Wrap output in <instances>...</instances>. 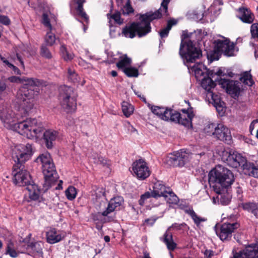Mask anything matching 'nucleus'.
Segmentation results:
<instances>
[{
    "instance_id": "obj_1",
    "label": "nucleus",
    "mask_w": 258,
    "mask_h": 258,
    "mask_svg": "<svg viewBox=\"0 0 258 258\" xmlns=\"http://www.w3.org/2000/svg\"><path fill=\"white\" fill-rule=\"evenodd\" d=\"M196 35L195 31L192 32H188L186 30L183 31L179 53L189 72L194 73L195 77L200 80L204 77H207L208 72L210 71L207 70L202 62L190 65V63L195 62L202 56V50L195 45L196 41L194 37Z\"/></svg>"
},
{
    "instance_id": "obj_2",
    "label": "nucleus",
    "mask_w": 258,
    "mask_h": 258,
    "mask_svg": "<svg viewBox=\"0 0 258 258\" xmlns=\"http://www.w3.org/2000/svg\"><path fill=\"white\" fill-rule=\"evenodd\" d=\"M234 180L232 172L221 165L216 166L208 174L210 186L217 194L216 198L219 204L227 205L230 202V196L227 193V188Z\"/></svg>"
},
{
    "instance_id": "obj_3",
    "label": "nucleus",
    "mask_w": 258,
    "mask_h": 258,
    "mask_svg": "<svg viewBox=\"0 0 258 258\" xmlns=\"http://www.w3.org/2000/svg\"><path fill=\"white\" fill-rule=\"evenodd\" d=\"M170 0H163L161 8L155 12H148L140 16V22H133L126 25L122 29V34L126 38H133L136 35L139 37L146 36L151 31V22L155 19L160 18L162 16V11L167 15L168 5Z\"/></svg>"
},
{
    "instance_id": "obj_4",
    "label": "nucleus",
    "mask_w": 258,
    "mask_h": 258,
    "mask_svg": "<svg viewBox=\"0 0 258 258\" xmlns=\"http://www.w3.org/2000/svg\"><path fill=\"white\" fill-rule=\"evenodd\" d=\"M8 80L12 83H23V86L17 92L16 99L20 107L28 113L33 107L32 99L38 94L39 87L42 85V82L37 79L21 78L17 76L10 77Z\"/></svg>"
},
{
    "instance_id": "obj_5",
    "label": "nucleus",
    "mask_w": 258,
    "mask_h": 258,
    "mask_svg": "<svg viewBox=\"0 0 258 258\" xmlns=\"http://www.w3.org/2000/svg\"><path fill=\"white\" fill-rule=\"evenodd\" d=\"M221 159L229 166L235 168L241 167L244 174L258 178V166L247 162L246 158L237 152L224 150Z\"/></svg>"
},
{
    "instance_id": "obj_6",
    "label": "nucleus",
    "mask_w": 258,
    "mask_h": 258,
    "mask_svg": "<svg viewBox=\"0 0 258 258\" xmlns=\"http://www.w3.org/2000/svg\"><path fill=\"white\" fill-rule=\"evenodd\" d=\"M11 130L32 139L39 138L42 135L44 127L42 123L37 119L30 118L23 120H17Z\"/></svg>"
},
{
    "instance_id": "obj_7",
    "label": "nucleus",
    "mask_w": 258,
    "mask_h": 258,
    "mask_svg": "<svg viewBox=\"0 0 258 258\" xmlns=\"http://www.w3.org/2000/svg\"><path fill=\"white\" fill-rule=\"evenodd\" d=\"M59 99L65 111L71 112L76 108V96L73 89L66 85L59 89Z\"/></svg>"
},
{
    "instance_id": "obj_8",
    "label": "nucleus",
    "mask_w": 258,
    "mask_h": 258,
    "mask_svg": "<svg viewBox=\"0 0 258 258\" xmlns=\"http://www.w3.org/2000/svg\"><path fill=\"white\" fill-rule=\"evenodd\" d=\"M33 154L32 144L28 143L26 145L20 144L16 146L13 153V158L15 162V165H23L25 162L29 160Z\"/></svg>"
},
{
    "instance_id": "obj_9",
    "label": "nucleus",
    "mask_w": 258,
    "mask_h": 258,
    "mask_svg": "<svg viewBox=\"0 0 258 258\" xmlns=\"http://www.w3.org/2000/svg\"><path fill=\"white\" fill-rule=\"evenodd\" d=\"M239 226L235 216H230L227 220L221 225L220 230H216V232L222 241L229 240L232 237V233L235 229L238 228Z\"/></svg>"
},
{
    "instance_id": "obj_10",
    "label": "nucleus",
    "mask_w": 258,
    "mask_h": 258,
    "mask_svg": "<svg viewBox=\"0 0 258 258\" xmlns=\"http://www.w3.org/2000/svg\"><path fill=\"white\" fill-rule=\"evenodd\" d=\"M183 114H180L177 111L169 109V113L165 121H171L178 123L188 128L192 127V119L194 114L192 111H187L186 109H182Z\"/></svg>"
},
{
    "instance_id": "obj_11",
    "label": "nucleus",
    "mask_w": 258,
    "mask_h": 258,
    "mask_svg": "<svg viewBox=\"0 0 258 258\" xmlns=\"http://www.w3.org/2000/svg\"><path fill=\"white\" fill-rule=\"evenodd\" d=\"M188 228V226L184 222L181 224L176 223H173L168 228L163 237H160V240L166 244L167 249L169 251H173L176 248L177 244L173 241L172 234L170 232V230L173 229L177 231L184 232Z\"/></svg>"
},
{
    "instance_id": "obj_12",
    "label": "nucleus",
    "mask_w": 258,
    "mask_h": 258,
    "mask_svg": "<svg viewBox=\"0 0 258 258\" xmlns=\"http://www.w3.org/2000/svg\"><path fill=\"white\" fill-rule=\"evenodd\" d=\"M24 167V165L15 164L13 166V181L15 184L20 186H27L33 183L29 173Z\"/></svg>"
},
{
    "instance_id": "obj_13",
    "label": "nucleus",
    "mask_w": 258,
    "mask_h": 258,
    "mask_svg": "<svg viewBox=\"0 0 258 258\" xmlns=\"http://www.w3.org/2000/svg\"><path fill=\"white\" fill-rule=\"evenodd\" d=\"M45 181L43 183V188L45 191L54 186L56 182L58 176L55 169L53 162L43 165L42 167Z\"/></svg>"
},
{
    "instance_id": "obj_14",
    "label": "nucleus",
    "mask_w": 258,
    "mask_h": 258,
    "mask_svg": "<svg viewBox=\"0 0 258 258\" xmlns=\"http://www.w3.org/2000/svg\"><path fill=\"white\" fill-rule=\"evenodd\" d=\"M214 44L219 51H221V53L227 56H234L238 51L234 43L224 37H222L221 39L214 40Z\"/></svg>"
},
{
    "instance_id": "obj_15",
    "label": "nucleus",
    "mask_w": 258,
    "mask_h": 258,
    "mask_svg": "<svg viewBox=\"0 0 258 258\" xmlns=\"http://www.w3.org/2000/svg\"><path fill=\"white\" fill-rule=\"evenodd\" d=\"M192 155L188 151L181 149L171 154L168 162L173 166L183 167L189 161Z\"/></svg>"
},
{
    "instance_id": "obj_16",
    "label": "nucleus",
    "mask_w": 258,
    "mask_h": 258,
    "mask_svg": "<svg viewBox=\"0 0 258 258\" xmlns=\"http://www.w3.org/2000/svg\"><path fill=\"white\" fill-rule=\"evenodd\" d=\"M218 84L233 98H235L239 95L241 91V83L239 81L223 78L218 80Z\"/></svg>"
},
{
    "instance_id": "obj_17",
    "label": "nucleus",
    "mask_w": 258,
    "mask_h": 258,
    "mask_svg": "<svg viewBox=\"0 0 258 258\" xmlns=\"http://www.w3.org/2000/svg\"><path fill=\"white\" fill-rule=\"evenodd\" d=\"M133 174L140 180H144L150 175V171L147 163L143 159L135 161L132 165Z\"/></svg>"
},
{
    "instance_id": "obj_18",
    "label": "nucleus",
    "mask_w": 258,
    "mask_h": 258,
    "mask_svg": "<svg viewBox=\"0 0 258 258\" xmlns=\"http://www.w3.org/2000/svg\"><path fill=\"white\" fill-rule=\"evenodd\" d=\"M123 202V198L120 196L111 199L105 209L101 213L102 216L106 217V221H111L114 220V217L109 215L117 209H119V207L122 205Z\"/></svg>"
},
{
    "instance_id": "obj_19",
    "label": "nucleus",
    "mask_w": 258,
    "mask_h": 258,
    "mask_svg": "<svg viewBox=\"0 0 258 258\" xmlns=\"http://www.w3.org/2000/svg\"><path fill=\"white\" fill-rule=\"evenodd\" d=\"M214 137L219 140L224 142L227 144L232 143V136L230 130L223 124H218L214 132L213 133Z\"/></svg>"
},
{
    "instance_id": "obj_20",
    "label": "nucleus",
    "mask_w": 258,
    "mask_h": 258,
    "mask_svg": "<svg viewBox=\"0 0 258 258\" xmlns=\"http://www.w3.org/2000/svg\"><path fill=\"white\" fill-rule=\"evenodd\" d=\"M0 119L6 127L11 130L13 124L19 119V117L12 110L4 109L0 110Z\"/></svg>"
},
{
    "instance_id": "obj_21",
    "label": "nucleus",
    "mask_w": 258,
    "mask_h": 258,
    "mask_svg": "<svg viewBox=\"0 0 258 258\" xmlns=\"http://www.w3.org/2000/svg\"><path fill=\"white\" fill-rule=\"evenodd\" d=\"M214 72L210 71L208 72V76L204 77L203 78L201 79L202 87L207 91L208 94L210 95L212 98L213 97V93L212 89H213L216 85V82L213 80Z\"/></svg>"
},
{
    "instance_id": "obj_22",
    "label": "nucleus",
    "mask_w": 258,
    "mask_h": 258,
    "mask_svg": "<svg viewBox=\"0 0 258 258\" xmlns=\"http://www.w3.org/2000/svg\"><path fill=\"white\" fill-rule=\"evenodd\" d=\"M47 242L50 244H54L60 241L65 237L64 233L54 228H51L46 232Z\"/></svg>"
},
{
    "instance_id": "obj_23",
    "label": "nucleus",
    "mask_w": 258,
    "mask_h": 258,
    "mask_svg": "<svg viewBox=\"0 0 258 258\" xmlns=\"http://www.w3.org/2000/svg\"><path fill=\"white\" fill-rule=\"evenodd\" d=\"M107 18L109 20V26L110 27V35L112 37H115V24L121 25L123 23V20L120 18V14L119 12H115L113 14H107Z\"/></svg>"
},
{
    "instance_id": "obj_24",
    "label": "nucleus",
    "mask_w": 258,
    "mask_h": 258,
    "mask_svg": "<svg viewBox=\"0 0 258 258\" xmlns=\"http://www.w3.org/2000/svg\"><path fill=\"white\" fill-rule=\"evenodd\" d=\"M58 137V132L53 130L49 129L43 133V139L47 149H51L53 147Z\"/></svg>"
},
{
    "instance_id": "obj_25",
    "label": "nucleus",
    "mask_w": 258,
    "mask_h": 258,
    "mask_svg": "<svg viewBox=\"0 0 258 258\" xmlns=\"http://www.w3.org/2000/svg\"><path fill=\"white\" fill-rule=\"evenodd\" d=\"M170 189V187L166 186L161 181H157L154 183L153 190L152 191L153 198L163 197L168 192H169Z\"/></svg>"
},
{
    "instance_id": "obj_26",
    "label": "nucleus",
    "mask_w": 258,
    "mask_h": 258,
    "mask_svg": "<svg viewBox=\"0 0 258 258\" xmlns=\"http://www.w3.org/2000/svg\"><path fill=\"white\" fill-rule=\"evenodd\" d=\"M238 17L244 23L251 24L253 23L254 16L251 11L246 8L239 9Z\"/></svg>"
},
{
    "instance_id": "obj_27",
    "label": "nucleus",
    "mask_w": 258,
    "mask_h": 258,
    "mask_svg": "<svg viewBox=\"0 0 258 258\" xmlns=\"http://www.w3.org/2000/svg\"><path fill=\"white\" fill-rule=\"evenodd\" d=\"M26 189L29 192V198L33 201H37L39 199L40 190L37 185L31 183L26 186Z\"/></svg>"
},
{
    "instance_id": "obj_28",
    "label": "nucleus",
    "mask_w": 258,
    "mask_h": 258,
    "mask_svg": "<svg viewBox=\"0 0 258 258\" xmlns=\"http://www.w3.org/2000/svg\"><path fill=\"white\" fill-rule=\"evenodd\" d=\"M152 112L157 115L159 118L162 120H165L167 119L166 117L167 115L170 114L169 113V109L165 108L164 107H161L159 106H149Z\"/></svg>"
},
{
    "instance_id": "obj_29",
    "label": "nucleus",
    "mask_w": 258,
    "mask_h": 258,
    "mask_svg": "<svg viewBox=\"0 0 258 258\" xmlns=\"http://www.w3.org/2000/svg\"><path fill=\"white\" fill-rule=\"evenodd\" d=\"M67 78L69 81L74 83H78L82 86H83L85 83V81L84 80L82 81H80V77L72 68H69L68 69Z\"/></svg>"
},
{
    "instance_id": "obj_30",
    "label": "nucleus",
    "mask_w": 258,
    "mask_h": 258,
    "mask_svg": "<svg viewBox=\"0 0 258 258\" xmlns=\"http://www.w3.org/2000/svg\"><path fill=\"white\" fill-rule=\"evenodd\" d=\"M248 258H258V244L252 243L246 246Z\"/></svg>"
},
{
    "instance_id": "obj_31",
    "label": "nucleus",
    "mask_w": 258,
    "mask_h": 258,
    "mask_svg": "<svg viewBox=\"0 0 258 258\" xmlns=\"http://www.w3.org/2000/svg\"><path fill=\"white\" fill-rule=\"evenodd\" d=\"M85 2V0H76V3L78 5L76 11L77 14L83 18L86 22L88 23L89 18L83 9V4Z\"/></svg>"
},
{
    "instance_id": "obj_32",
    "label": "nucleus",
    "mask_w": 258,
    "mask_h": 258,
    "mask_svg": "<svg viewBox=\"0 0 258 258\" xmlns=\"http://www.w3.org/2000/svg\"><path fill=\"white\" fill-rule=\"evenodd\" d=\"M92 159L93 160V162L96 164H100L103 166L109 168L110 165V161L107 160L106 159L104 158L103 157L98 155V154L93 155Z\"/></svg>"
},
{
    "instance_id": "obj_33",
    "label": "nucleus",
    "mask_w": 258,
    "mask_h": 258,
    "mask_svg": "<svg viewBox=\"0 0 258 258\" xmlns=\"http://www.w3.org/2000/svg\"><path fill=\"white\" fill-rule=\"evenodd\" d=\"M177 22L174 20H170L168 21L167 26L161 30L159 32V35L161 39L166 38L168 36L170 30L173 25H175Z\"/></svg>"
},
{
    "instance_id": "obj_34",
    "label": "nucleus",
    "mask_w": 258,
    "mask_h": 258,
    "mask_svg": "<svg viewBox=\"0 0 258 258\" xmlns=\"http://www.w3.org/2000/svg\"><path fill=\"white\" fill-rule=\"evenodd\" d=\"M131 62V58L128 57L125 54L123 57H120V59L116 63V66L118 69L123 71L124 69L128 68Z\"/></svg>"
},
{
    "instance_id": "obj_35",
    "label": "nucleus",
    "mask_w": 258,
    "mask_h": 258,
    "mask_svg": "<svg viewBox=\"0 0 258 258\" xmlns=\"http://www.w3.org/2000/svg\"><path fill=\"white\" fill-rule=\"evenodd\" d=\"M167 203L169 204L176 205L179 202V199L177 196L170 189L164 197Z\"/></svg>"
},
{
    "instance_id": "obj_36",
    "label": "nucleus",
    "mask_w": 258,
    "mask_h": 258,
    "mask_svg": "<svg viewBox=\"0 0 258 258\" xmlns=\"http://www.w3.org/2000/svg\"><path fill=\"white\" fill-rule=\"evenodd\" d=\"M36 162L38 163L40 162L42 167L43 165L48 164L53 161L50 154L48 153H45L39 155L36 159Z\"/></svg>"
},
{
    "instance_id": "obj_37",
    "label": "nucleus",
    "mask_w": 258,
    "mask_h": 258,
    "mask_svg": "<svg viewBox=\"0 0 258 258\" xmlns=\"http://www.w3.org/2000/svg\"><path fill=\"white\" fill-rule=\"evenodd\" d=\"M221 51H219V50L216 48V46L214 45V50L209 51L207 53V57L208 60L210 61V62H211L214 60H218L221 55Z\"/></svg>"
},
{
    "instance_id": "obj_38",
    "label": "nucleus",
    "mask_w": 258,
    "mask_h": 258,
    "mask_svg": "<svg viewBox=\"0 0 258 258\" xmlns=\"http://www.w3.org/2000/svg\"><path fill=\"white\" fill-rule=\"evenodd\" d=\"M241 82L248 86H251L254 84L251 74L248 72H245L240 78Z\"/></svg>"
},
{
    "instance_id": "obj_39",
    "label": "nucleus",
    "mask_w": 258,
    "mask_h": 258,
    "mask_svg": "<svg viewBox=\"0 0 258 258\" xmlns=\"http://www.w3.org/2000/svg\"><path fill=\"white\" fill-rule=\"evenodd\" d=\"M187 213L191 217L192 219L194 220L195 224L197 226H199L202 222H205L207 220V219L202 218L198 216L193 210H189V211H187Z\"/></svg>"
},
{
    "instance_id": "obj_40",
    "label": "nucleus",
    "mask_w": 258,
    "mask_h": 258,
    "mask_svg": "<svg viewBox=\"0 0 258 258\" xmlns=\"http://www.w3.org/2000/svg\"><path fill=\"white\" fill-rule=\"evenodd\" d=\"M121 107L123 114L127 117H129L134 112L133 105L127 102L123 101L122 103Z\"/></svg>"
},
{
    "instance_id": "obj_41",
    "label": "nucleus",
    "mask_w": 258,
    "mask_h": 258,
    "mask_svg": "<svg viewBox=\"0 0 258 258\" xmlns=\"http://www.w3.org/2000/svg\"><path fill=\"white\" fill-rule=\"evenodd\" d=\"M51 14L50 13H43L42 16V23L43 25L47 28L49 30H52V27L50 24V18L51 17Z\"/></svg>"
},
{
    "instance_id": "obj_42",
    "label": "nucleus",
    "mask_w": 258,
    "mask_h": 258,
    "mask_svg": "<svg viewBox=\"0 0 258 258\" xmlns=\"http://www.w3.org/2000/svg\"><path fill=\"white\" fill-rule=\"evenodd\" d=\"M56 37L54 33L52 32V30H49L46 33L45 37V42L48 46H52L55 42Z\"/></svg>"
},
{
    "instance_id": "obj_43",
    "label": "nucleus",
    "mask_w": 258,
    "mask_h": 258,
    "mask_svg": "<svg viewBox=\"0 0 258 258\" xmlns=\"http://www.w3.org/2000/svg\"><path fill=\"white\" fill-rule=\"evenodd\" d=\"M60 51L62 58L66 61H70L73 59L74 55L72 53L69 52L64 45H62L60 46Z\"/></svg>"
},
{
    "instance_id": "obj_44",
    "label": "nucleus",
    "mask_w": 258,
    "mask_h": 258,
    "mask_svg": "<svg viewBox=\"0 0 258 258\" xmlns=\"http://www.w3.org/2000/svg\"><path fill=\"white\" fill-rule=\"evenodd\" d=\"M66 196L68 200H74L77 195L76 188L72 186H69L66 190Z\"/></svg>"
},
{
    "instance_id": "obj_45",
    "label": "nucleus",
    "mask_w": 258,
    "mask_h": 258,
    "mask_svg": "<svg viewBox=\"0 0 258 258\" xmlns=\"http://www.w3.org/2000/svg\"><path fill=\"white\" fill-rule=\"evenodd\" d=\"M123 72L128 77H137L139 76V72L138 69L128 67L124 69Z\"/></svg>"
},
{
    "instance_id": "obj_46",
    "label": "nucleus",
    "mask_w": 258,
    "mask_h": 258,
    "mask_svg": "<svg viewBox=\"0 0 258 258\" xmlns=\"http://www.w3.org/2000/svg\"><path fill=\"white\" fill-rule=\"evenodd\" d=\"M40 53L42 56L47 59H50L52 57V54L50 50L45 45L41 46Z\"/></svg>"
},
{
    "instance_id": "obj_47",
    "label": "nucleus",
    "mask_w": 258,
    "mask_h": 258,
    "mask_svg": "<svg viewBox=\"0 0 258 258\" xmlns=\"http://www.w3.org/2000/svg\"><path fill=\"white\" fill-rule=\"evenodd\" d=\"M151 197H153V194L152 191H147L141 196L140 199L139 200V204L141 206H143L145 202Z\"/></svg>"
},
{
    "instance_id": "obj_48",
    "label": "nucleus",
    "mask_w": 258,
    "mask_h": 258,
    "mask_svg": "<svg viewBox=\"0 0 258 258\" xmlns=\"http://www.w3.org/2000/svg\"><path fill=\"white\" fill-rule=\"evenodd\" d=\"M216 128V125L215 124L213 123H208L205 126L204 132L209 135L213 136V133L214 132Z\"/></svg>"
},
{
    "instance_id": "obj_49",
    "label": "nucleus",
    "mask_w": 258,
    "mask_h": 258,
    "mask_svg": "<svg viewBox=\"0 0 258 258\" xmlns=\"http://www.w3.org/2000/svg\"><path fill=\"white\" fill-rule=\"evenodd\" d=\"M6 254L10 255L11 257L15 258L18 256V253L15 249H14L12 244H9L7 245L6 249Z\"/></svg>"
},
{
    "instance_id": "obj_50",
    "label": "nucleus",
    "mask_w": 258,
    "mask_h": 258,
    "mask_svg": "<svg viewBox=\"0 0 258 258\" xmlns=\"http://www.w3.org/2000/svg\"><path fill=\"white\" fill-rule=\"evenodd\" d=\"M122 11L124 15H128L134 12V9L132 7L129 0L127 1L125 5L123 7Z\"/></svg>"
},
{
    "instance_id": "obj_51",
    "label": "nucleus",
    "mask_w": 258,
    "mask_h": 258,
    "mask_svg": "<svg viewBox=\"0 0 258 258\" xmlns=\"http://www.w3.org/2000/svg\"><path fill=\"white\" fill-rule=\"evenodd\" d=\"M257 205L256 203L248 202L243 204L242 207L243 209L251 212L254 208H256Z\"/></svg>"
},
{
    "instance_id": "obj_52",
    "label": "nucleus",
    "mask_w": 258,
    "mask_h": 258,
    "mask_svg": "<svg viewBox=\"0 0 258 258\" xmlns=\"http://www.w3.org/2000/svg\"><path fill=\"white\" fill-rule=\"evenodd\" d=\"M214 73L213 74V78H214L215 76H217V78L215 79V82H217L218 83V80H220L221 79H222L221 77H223L224 78V76L226 75L225 74H224L221 70V69H219L217 71L215 72L214 70H212Z\"/></svg>"
},
{
    "instance_id": "obj_53",
    "label": "nucleus",
    "mask_w": 258,
    "mask_h": 258,
    "mask_svg": "<svg viewBox=\"0 0 258 258\" xmlns=\"http://www.w3.org/2000/svg\"><path fill=\"white\" fill-rule=\"evenodd\" d=\"M246 252V247L242 250L235 253L233 255V258H248Z\"/></svg>"
},
{
    "instance_id": "obj_54",
    "label": "nucleus",
    "mask_w": 258,
    "mask_h": 258,
    "mask_svg": "<svg viewBox=\"0 0 258 258\" xmlns=\"http://www.w3.org/2000/svg\"><path fill=\"white\" fill-rule=\"evenodd\" d=\"M0 23L9 25L10 24V20L7 16L0 15Z\"/></svg>"
},
{
    "instance_id": "obj_55",
    "label": "nucleus",
    "mask_w": 258,
    "mask_h": 258,
    "mask_svg": "<svg viewBox=\"0 0 258 258\" xmlns=\"http://www.w3.org/2000/svg\"><path fill=\"white\" fill-rule=\"evenodd\" d=\"M215 107L216 108L217 111L218 112L219 114L221 115L224 113V106L221 104H218L217 102H215Z\"/></svg>"
},
{
    "instance_id": "obj_56",
    "label": "nucleus",
    "mask_w": 258,
    "mask_h": 258,
    "mask_svg": "<svg viewBox=\"0 0 258 258\" xmlns=\"http://www.w3.org/2000/svg\"><path fill=\"white\" fill-rule=\"evenodd\" d=\"M204 258H211L213 255V251L211 250L206 249L204 252Z\"/></svg>"
},
{
    "instance_id": "obj_57",
    "label": "nucleus",
    "mask_w": 258,
    "mask_h": 258,
    "mask_svg": "<svg viewBox=\"0 0 258 258\" xmlns=\"http://www.w3.org/2000/svg\"><path fill=\"white\" fill-rule=\"evenodd\" d=\"M9 68L13 70L14 74H15L16 75H21V73L20 70L17 67L15 66L13 64H12V66L10 67Z\"/></svg>"
},
{
    "instance_id": "obj_58",
    "label": "nucleus",
    "mask_w": 258,
    "mask_h": 258,
    "mask_svg": "<svg viewBox=\"0 0 258 258\" xmlns=\"http://www.w3.org/2000/svg\"><path fill=\"white\" fill-rule=\"evenodd\" d=\"M155 222V219H147L145 220L144 224L152 226Z\"/></svg>"
},
{
    "instance_id": "obj_59",
    "label": "nucleus",
    "mask_w": 258,
    "mask_h": 258,
    "mask_svg": "<svg viewBox=\"0 0 258 258\" xmlns=\"http://www.w3.org/2000/svg\"><path fill=\"white\" fill-rule=\"evenodd\" d=\"M6 88L7 85L6 83L0 82V92L4 91L6 89Z\"/></svg>"
},
{
    "instance_id": "obj_60",
    "label": "nucleus",
    "mask_w": 258,
    "mask_h": 258,
    "mask_svg": "<svg viewBox=\"0 0 258 258\" xmlns=\"http://www.w3.org/2000/svg\"><path fill=\"white\" fill-rule=\"evenodd\" d=\"M17 59L20 61V62L21 63V67L23 68H24V62H23L22 59L21 58V56H19V55L18 54H17Z\"/></svg>"
},
{
    "instance_id": "obj_61",
    "label": "nucleus",
    "mask_w": 258,
    "mask_h": 258,
    "mask_svg": "<svg viewBox=\"0 0 258 258\" xmlns=\"http://www.w3.org/2000/svg\"><path fill=\"white\" fill-rule=\"evenodd\" d=\"M256 218H258V205L256 206V208H254L251 212Z\"/></svg>"
},
{
    "instance_id": "obj_62",
    "label": "nucleus",
    "mask_w": 258,
    "mask_h": 258,
    "mask_svg": "<svg viewBox=\"0 0 258 258\" xmlns=\"http://www.w3.org/2000/svg\"><path fill=\"white\" fill-rule=\"evenodd\" d=\"M256 122H258V120L256 119V120H253L250 124V126H249V130L250 132H252V131L253 130L254 128V123H256Z\"/></svg>"
},
{
    "instance_id": "obj_63",
    "label": "nucleus",
    "mask_w": 258,
    "mask_h": 258,
    "mask_svg": "<svg viewBox=\"0 0 258 258\" xmlns=\"http://www.w3.org/2000/svg\"><path fill=\"white\" fill-rule=\"evenodd\" d=\"M62 181L61 180H59V183L57 184V186L56 187H55L54 188L55 189H57V190L62 189Z\"/></svg>"
},
{
    "instance_id": "obj_64",
    "label": "nucleus",
    "mask_w": 258,
    "mask_h": 258,
    "mask_svg": "<svg viewBox=\"0 0 258 258\" xmlns=\"http://www.w3.org/2000/svg\"><path fill=\"white\" fill-rule=\"evenodd\" d=\"M243 191H242V189L241 187H237V188H236V193L237 194L238 196H241V194L242 193Z\"/></svg>"
}]
</instances>
